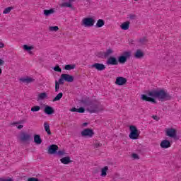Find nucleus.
Listing matches in <instances>:
<instances>
[{
  "label": "nucleus",
  "instance_id": "f257e3e1",
  "mask_svg": "<svg viewBox=\"0 0 181 181\" xmlns=\"http://www.w3.org/2000/svg\"><path fill=\"white\" fill-rule=\"evenodd\" d=\"M141 98L143 101H148V103L156 104L155 98H158L159 101H168L170 100V96L165 91H150L147 95H141Z\"/></svg>",
  "mask_w": 181,
  "mask_h": 181
},
{
  "label": "nucleus",
  "instance_id": "f03ea898",
  "mask_svg": "<svg viewBox=\"0 0 181 181\" xmlns=\"http://www.w3.org/2000/svg\"><path fill=\"white\" fill-rule=\"evenodd\" d=\"M81 104L83 105V107H88L87 110L90 114H98V112L104 111V107H103V105L96 104L95 101L90 98L82 100Z\"/></svg>",
  "mask_w": 181,
  "mask_h": 181
},
{
  "label": "nucleus",
  "instance_id": "7ed1b4c3",
  "mask_svg": "<svg viewBox=\"0 0 181 181\" xmlns=\"http://www.w3.org/2000/svg\"><path fill=\"white\" fill-rule=\"evenodd\" d=\"M132 52L131 51H125L117 57V61L120 64H125L128 62V59H131Z\"/></svg>",
  "mask_w": 181,
  "mask_h": 181
},
{
  "label": "nucleus",
  "instance_id": "20e7f679",
  "mask_svg": "<svg viewBox=\"0 0 181 181\" xmlns=\"http://www.w3.org/2000/svg\"><path fill=\"white\" fill-rule=\"evenodd\" d=\"M130 134L129 135V138L130 139H138L139 137V132L138 131V129H136V127L135 126H130Z\"/></svg>",
  "mask_w": 181,
  "mask_h": 181
},
{
  "label": "nucleus",
  "instance_id": "39448f33",
  "mask_svg": "<svg viewBox=\"0 0 181 181\" xmlns=\"http://www.w3.org/2000/svg\"><path fill=\"white\" fill-rule=\"evenodd\" d=\"M95 23V19H94V17H88L83 18V25L85 26V28H91L94 26Z\"/></svg>",
  "mask_w": 181,
  "mask_h": 181
},
{
  "label": "nucleus",
  "instance_id": "423d86ee",
  "mask_svg": "<svg viewBox=\"0 0 181 181\" xmlns=\"http://www.w3.org/2000/svg\"><path fill=\"white\" fill-rule=\"evenodd\" d=\"M81 135L83 138H93L94 136V131L91 129H84L81 132Z\"/></svg>",
  "mask_w": 181,
  "mask_h": 181
},
{
  "label": "nucleus",
  "instance_id": "0eeeda50",
  "mask_svg": "<svg viewBox=\"0 0 181 181\" xmlns=\"http://www.w3.org/2000/svg\"><path fill=\"white\" fill-rule=\"evenodd\" d=\"M118 59L115 57H110L106 61V64L107 66H118Z\"/></svg>",
  "mask_w": 181,
  "mask_h": 181
},
{
  "label": "nucleus",
  "instance_id": "6e6552de",
  "mask_svg": "<svg viewBox=\"0 0 181 181\" xmlns=\"http://www.w3.org/2000/svg\"><path fill=\"white\" fill-rule=\"evenodd\" d=\"M91 69H95L98 71H103L105 69V65L101 63H95L90 65Z\"/></svg>",
  "mask_w": 181,
  "mask_h": 181
},
{
  "label": "nucleus",
  "instance_id": "1a4fd4ad",
  "mask_svg": "<svg viewBox=\"0 0 181 181\" xmlns=\"http://www.w3.org/2000/svg\"><path fill=\"white\" fill-rule=\"evenodd\" d=\"M165 134L167 136L170 138H176L177 132L176 129L173 128L167 129L165 131Z\"/></svg>",
  "mask_w": 181,
  "mask_h": 181
},
{
  "label": "nucleus",
  "instance_id": "9d476101",
  "mask_svg": "<svg viewBox=\"0 0 181 181\" xmlns=\"http://www.w3.org/2000/svg\"><path fill=\"white\" fill-rule=\"evenodd\" d=\"M115 84L117 86H125V84H127V78L118 76L116 78Z\"/></svg>",
  "mask_w": 181,
  "mask_h": 181
},
{
  "label": "nucleus",
  "instance_id": "9b49d317",
  "mask_svg": "<svg viewBox=\"0 0 181 181\" xmlns=\"http://www.w3.org/2000/svg\"><path fill=\"white\" fill-rule=\"evenodd\" d=\"M20 140L22 141V142H28V141H30V134L26 133V132H22L20 134Z\"/></svg>",
  "mask_w": 181,
  "mask_h": 181
},
{
  "label": "nucleus",
  "instance_id": "f8f14e48",
  "mask_svg": "<svg viewBox=\"0 0 181 181\" xmlns=\"http://www.w3.org/2000/svg\"><path fill=\"white\" fill-rule=\"evenodd\" d=\"M59 149V146L55 144H52L48 147V153L49 155H54V153H57V150Z\"/></svg>",
  "mask_w": 181,
  "mask_h": 181
},
{
  "label": "nucleus",
  "instance_id": "ddd939ff",
  "mask_svg": "<svg viewBox=\"0 0 181 181\" xmlns=\"http://www.w3.org/2000/svg\"><path fill=\"white\" fill-rule=\"evenodd\" d=\"M19 81L21 83V84H30V83H33V81H35V79L27 76L25 78H21Z\"/></svg>",
  "mask_w": 181,
  "mask_h": 181
},
{
  "label": "nucleus",
  "instance_id": "4468645a",
  "mask_svg": "<svg viewBox=\"0 0 181 181\" xmlns=\"http://www.w3.org/2000/svg\"><path fill=\"white\" fill-rule=\"evenodd\" d=\"M44 112L45 114H47V115H52V114L54 113V110L53 109V107L45 105V109H44Z\"/></svg>",
  "mask_w": 181,
  "mask_h": 181
},
{
  "label": "nucleus",
  "instance_id": "2eb2a0df",
  "mask_svg": "<svg viewBox=\"0 0 181 181\" xmlns=\"http://www.w3.org/2000/svg\"><path fill=\"white\" fill-rule=\"evenodd\" d=\"M64 78L66 83H73L74 81V76L67 74H63Z\"/></svg>",
  "mask_w": 181,
  "mask_h": 181
},
{
  "label": "nucleus",
  "instance_id": "dca6fc26",
  "mask_svg": "<svg viewBox=\"0 0 181 181\" xmlns=\"http://www.w3.org/2000/svg\"><path fill=\"white\" fill-rule=\"evenodd\" d=\"M144 56H145V53H144V52H142L141 49H137L134 53V57L136 59H142Z\"/></svg>",
  "mask_w": 181,
  "mask_h": 181
},
{
  "label": "nucleus",
  "instance_id": "f3484780",
  "mask_svg": "<svg viewBox=\"0 0 181 181\" xmlns=\"http://www.w3.org/2000/svg\"><path fill=\"white\" fill-rule=\"evenodd\" d=\"M160 146L163 148L164 149H166L168 148H170V141L168 140H163L161 141Z\"/></svg>",
  "mask_w": 181,
  "mask_h": 181
},
{
  "label": "nucleus",
  "instance_id": "a211bd4d",
  "mask_svg": "<svg viewBox=\"0 0 181 181\" xmlns=\"http://www.w3.org/2000/svg\"><path fill=\"white\" fill-rule=\"evenodd\" d=\"M47 98V93H41L38 94L37 101H42L43 100H46Z\"/></svg>",
  "mask_w": 181,
  "mask_h": 181
},
{
  "label": "nucleus",
  "instance_id": "6ab92c4d",
  "mask_svg": "<svg viewBox=\"0 0 181 181\" xmlns=\"http://www.w3.org/2000/svg\"><path fill=\"white\" fill-rule=\"evenodd\" d=\"M61 163L64 165H69V163H71V160H70V157H64L60 159Z\"/></svg>",
  "mask_w": 181,
  "mask_h": 181
},
{
  "label": "nucleus",
  "instance_id": "aec40b11",
  "mask_svg": "<svg viewBox=\"0 0 181 181\" xmlns=\"http://www.w3.org/2000/svg\"><path fill=\"white\" fill-rule=\"evenodd\" d=\"M129 21H126L123 23L121 25L120 28L122 30H128L129 29Z\"/></svg>",
  "mask_w": 181,
  "mask_h": 181
},
{
  "label": "nucleus",
  "instance_id": "412c9836",
  "mask_svg": "<svg viewBox=\"0 0 181 181\" xmlns=\"http://www.w3.org/2000/svg\"><path fill=\"white\" fill-rule=\"evenodd\" d=\"M105 25V21L103 19L98 20L96 25H95V28H103Z\"/></svg>",
  "mask_w": 181,
  "mask_h": 181
},
{
  "label": "nucleus",
  "instance_id": "4be33fe9",
  "mask_svg": "<svg viewBox=\"0 0 181 181\" xmlns=\"http://www.w3.org/2000/svg\"><path fill=\"white\" fill-rule=\"evenodd\" d=\"M34 142L37 145H40V144H42V139H40V136L39 134H35L34 136Z\"/></svg>",
  "mask_w": 181,
  "mask_h": 181
},
{
  "label": "nucleus",
  "instance_id": "5701e85b",
  "mask_svg": "<svg viewBox=\"0 0 181 181\" xmlns=\"http://www.w3.org/2000/svg\"><path fill=\"white\" fill-rule=\"evenodd\" d=\"M108 171V167L105 166L101 169L100 176L102 177H105L107 176V172Z\"/></svg>",
  "mask_w": 181,
  "mask_h": 181
},
{
  "label": "nucleus",
  "instance_id": "b1692460",
  "mask_svg": "<svg viewBox=\"0 0 181 181\" xmlns=\"http://www.w3.org/2000/svg\"><path fill=\"white\" fill-rule=\"evenodd\" d=\"M54 12V8H51L49 10H44L45 16H50Z\"/></svg>",
  "mask_w": 181,
  "mask_h": 181
},
{
  "label": "nucleus",
  "instance_id": "393cba45",
  "mask_svg": "<svg viewBox=\"0 0 181 181\" xmlns=\"http://www.w3.org/2000/svg\"><path fill=\"white\" fill-rule=\"evenodd\" d=\"M44 128L46 132L48 134V135L52 134V132H50V125H49L47 122L44 123Z\"/></svg>",
  "mask_w": 181,
  "mask_h": 181
},
{
  "label": "nucleus",
  "instance_id": "a878e982",
  "mask_svg": "<svg viewBox=\"0 0 181 181\" xmlns=\"http://www.w3.org/2000/svg\"><path fill=\"white\" fill-rule=\"evenodd\" d=\"M64 70H74L76 69V64H66L64 66Z\"/></svg>",
  "mask_w": 181,
  "mask_h": 181
},
{
  "label": "nucleus",
  "instance_id": "bb28decb",
  "mask_svg": "<svg viewBox=\"0 0 181 181\" xmlns=\"http://www.w3.org/2000/svg\"><path fill=\"white\" fill-rule=\"evenodd\" d=\"M62 8H73V4L70 2H64L61 4Z\"/></svg>",
  "mask_w": 181,
  "mask_h": 181
},
{
  "label": "nucleus",
  "instance_id": "cd10ccee",
  "mask_svg": "<svg viewBox=\"0 0 181 181\" xmlns=\"http://www.w3.org/2000/svg\"><path fill=\"white\" fill-rule=\"evenodd\" d=\"M112 53H113L112 49H107L106 52H104V56H105V59H107V57H109L110 54H111Z\"/></svg>",
  "mask_w": 181,
  "mask_h": 181
},
{
  "label": "nucleus",
  "instance_id": "c85d7f7f",
  "mask_svg": "<svg viewBox=\"0 0 181 181\" xmlns=\"http://www.w3.org/2000/svg\"><path fill=\"white\" fill-rule=\"evenodd\" d=\"M23 49L26 50V52H30V50H33V46H29L28 45H24L23 47Z\"/></svg>",
  "mask_w": 181,
  "mask_h": 181
},
{
  "label": "nucleus",
  "instance_id": "c756f323",
  "mask_svg": "<svg viewBox=\"0 0 181 181\" xmlns=\"http://www.w3.org/2000/svg\"><path fill=\"white\" fill-rule=\"evenodd\" d=\"M63 97V93H59L53 100L52 101H59V100Z\"/></svg>",
  "mask_w": 181,
  "mask_h": 181
},
{
  "label": "nucleus",
  "instance_id": "7c9ffc66",
  "mask_svg": "<svg viewBox=\"0 0 181 181\" xmlns=\"http://www.w3.org/2000/svg\"><path fill=\"white\" fill-rule=\"evenodd\" d=\"M12 9H13V7H12V6L7 7L4 9V11H3V13L4 15H6L7 13H9V12H11V11H12Z\"/></svg>",
  "mask_w": 181,
  "mask_h": 181
},
{
  "label": "nucleus",
  "instance_id": "2f4dec72",
  "mask_svg": "<svg viewBox=\"0 0 181 181\" xmlns=\"http://www.w3.org/2000/svg\"><path fill=\"white\" fill-rule=\"evenodd\" d=\"M52 70L57 71V73H62V68L59 65H56L52 68Z\"/></svg>",
  "mask_w": 181,
  "mask_h": 181
},
{
  "label": "nucleus",
  "instance_id": "473e14b6",
  "mask_svg": "<svg viewBox=\"0 0 181 181\" xmlns=\"http://www.w3.org/2000/svg\"><path fill=\"white\" fill-rule=\"evenodd\" d=\"M31 111L33 112H37V111H40V106H34L31 107Z\"/></svg>",
  "mask_w": 181,
  "mask_h": 181
},
{
  "label": "nucleus",
  "instance_id": "72a5a7b5",
  "mask_svg": "<svg viewBox=\"0 0 181 181\" xmlns=\"http://www.w3.org/2000/svg\"><path fill=\"white\" fill-rule=\"evenodd\" d=\"M93 145L95 148H100V146H103V144L98 141H95Z\"/></svg>",
  "mask_w": 181,
  "mask_h": 181
},
{
  "label": "nucleus",
  "instance_id": "f704fd0d",
  "mask_svg": "<svg viewBox=\"0 0 181 181\" xmlns=\"http://www.w3.org/2000/svg\"><path fill=\"white\" fill-rule=\"evenodd\" d=\"M50 32H57L59 30V27L57 26H50L49 27Z\"/></svg>",
  "mask_w": 181,
  "mask_h": 181
},
{
  "label": "nucleus",
  "instance_id": "c9c22d12",
  "mask_svg": "<svg viewBox=\"0 0 181 181\" xmlns=\"http://www.w3.org/2000/svg\"><path fill=\"white\" fill-rule=\"evenodd\" d=\"M64 81H65L64 76H63V74H62L60 78L58 81V83L59 84H64Z\"/></svg>",
  "mask_w": 181,
  "mask_h": 181
},
{
  "label": "nucleus",
  "instance_id": "e433bc0d",
  "mask_svg": "<svg viewBox=\"0 0 181 181\" xmlns=\"http://www.w3.org/2000/svg\"><path fill=\"white\" fill-rule=\"evenodd\" d=\"M148 91H165V89L160 88H153L151 90H148Z\"/></svg>",
  "mask_w": 181,
  "mask_h": 181
},
{
  "label": "nucleus",
  "instance_id": "4c0bfd02",
  "mask_svg": "<svg viewBox=\"0 0 181 181\" xmlns=\"http://www.w3.org/2000/svg\"><path fill=\"white\" fill-rule=\"evenodd\" d=\"M57 155H58V156H64V155H66V151H59L58 152H57Z\"/></svg>",
  "mask_w": 181,
  "mask_h": 181
},
{
  "label": "nucleus",
  "instance_id": "58836bf2",
  "mask_svg": "<svg viewBox=\"0 0 181 181\" xmlns=\"http://www.w3.org/2000/svg\"><path fill=\"white\" fill-rule=\"evenodd\" d=\"M98 57L100 59H105V56H104V52H100L97 54Z\"/></svg>",
  "mask_w": 181,
  "mask_h": 181
},
{
  "label": "nucleus",
  "instance_id": "ea45409f",
  "mask_svg": "<svg viewBox=\"0 0 181 181\" xmlns=\"http://www.w3.org/2000/svg\"><path fill=\"white\" fill-rule=\"evenodd\" d=\"M60 88V83L57 82V81H55V91H59Z\"/></svg>",
  "mask_w": 181,
  "mask_h": 181
},
{
  "label": "nucleus",
  "instance_id": "a19ab883",
  "mask_svg": "<svg viewBox=\"0 0 181 181\" xmlns=\"http://www.w3.org/2000/svg\"><path fill=\"white\" fill-rule=\"evenodd\" d=\"M20 124H25V120H20L18 122H13L12 125H19Z\"/></svg>",
  "mask_w": 181,
  "mask_h": 181
},
{
  "label": "nucleus",
  "instance_id": "79ce46f5",
  "mask_svg": "<svg viewBox=\"0 0 181 181\" xmlns=\"http://www.w3.org/2000/svg\"><path fill=\"white\" fill-rule=\"evenodd\" d=\"M129 19H131L132 21H134V20L136 19V15L133 14V13H131V14L129 16Z\"/></svg>",
  "mask_w": 181,
  "mask_h": 181
},
{
  "label": "nucleus",
  "instance_id": "37998d69",
  "mask_svg": "<svg viewBox=\"0 0 181 181\" xmlns=\"http://www.w3.org/2000/svg\"><path fill=\"white\" fill-rule=\"evenodd\" d=\"M86 112V110L84 109V107H79L78 109V112H79L80 114H83Z\"/></svg>",
  "mask_w": 181,
  "mask_h": 181
},
{
  "label": "nucleus",
  "instance_id": "c03bdc74",
  "mask_svg": "<svg viewBox=\"0 0 181 181\" xmlns=\"http://www.w3.org/2000/svg\"><path fill=\"white\" fill-rule=\"evenodd\" d=\"M0 181H13V180L11 177L0 178Z\"/></svg>",
  "mask_w": 181,
  "mask_h": 181
},
{
  "label": "nucleus",
  "instance_id": "a18cd8bd",
  "mask_svg": "<svg viewBox=\"0 0 181 181\" xmlns=\"http://www.w3.org/2000/svg\"><path fill=\"white\" fill-rule=\"evenodd\" d=\"M132 158L134 159H139V157L138 156V154H136V153H133L132 154Z\"/></svg>",
  "mask_w": 181,
  "mask_h": 181
},
{
  "label": "nucleus",
  "instance_id": "49530a36",
  "mask_svg": "<svg viewBox=\"0 0 181 181\" xmlns=\"http://www.w3.org/2000/svg\"><path fill=\"white\" fill-rule=\"evenodd\" d=\"M78 109H77V108H76V107H73L72 109L70 110V111H71V112H78Z\"/></svg>",
  "mask_w": 181,
  "mask_h": 181
},
{
  "label": "nucleus",
  "instance_id": "de8ad7c7",
  "mask_svg": "<svg viewBox=\"0 0 181 181\" xmlns=\"http://www.w3.org/2000/svg\"><path fill=\"white\" fill-rule=\"evenodd\" d=\"M146 39H145V38H141L139 40V43H144V42H146Z\"/></svg>",
  "mask_w": 181,
  "mask_h": 181
},
{
  "label": "nucleus",
  "instance_id": "09e8293b",
  "mask_svg": "<svg viewBox=\"0 0 181 181\" xmlns=\"http://www.w3.org/2000/svg\"><path fill=\"white\" fill-rule=\"evenodd\" d=\"M28 181H39V180L35 177H31V178H29Z\"/></svg>",
  "mask_w": 181,
  "mask_h": 181
},
{
  "label": "nucleus",
  "instance_id": "8fccbe9b",
  "mask_svg": "<svg viewBox=\"0 0 181 181\" xmlns=\"http://www.w3.org/2000/svg\"><path fill=\"white\" fill-rule=\"evenodd\" d=\"M5 64V61L2 59H0V66H4Z\"/></svg>",
  "mask_w": 181,
  "mask_h": 181
},
{
  "label": "nucleus",
  "instance_id": "3c124183",
  "mask_svg": "<svg viewBox=\"0 0 181 181\" xmlns=\"http://www.w3.org/2000/svg\"><path fill=\"white\" fill-rule=\"evenodd\" d=\"M3 47H5V44H4V42H0V49H3Z\"/></svg>",
  "mask_w": 181,
  "mask_h": 181
},
{
  "label": "nucleus",
  "instance_id": "603ef678",
  "mask_svg": "<svg viewBox=\"0 0 181 181\" xmlns=\"http://www.w3.org/2000/svg\"><path fill=\"white\" fill-rule=\"evenodd\" d=\"M18 129H22V128H23V125L20 124L17 127Z\"/></svg>",
  "mask_w": 181,
  "mask_h": 181
},
{
  "label": "nucleus",
  "instance_id": "864d4df0",
  "mask_svg": "<svg viewBox=\"0 0 181 181\" xmlns=\"http://www.w3.org/2000/svg\"><path fill=\"white\" fill-rule=\"evenodd\" d=\"M98 173V170L95 169V170H93V174L95 175Z\"/></svg>",
  "mask_w": 181,
  "mask_h": 181
},
{
  "label": "nucleus",
  "instance_id": "5fc2aeb1",
  "mask_svg": "<svg viewBox=\"0 0 181 181\" xmlns=\"http://www.w3.org/2000/svg\"><path fill=\"white\" fill-rule=\"evenodd\" d=\"M153 119H158V116H153Z\"/></svg>",
  "mask_w": 181,
  "mask_h": 181
},
{
  "label": "nucleus",
  "instance_id": "6e6d98bb",
  "mask_svg": "<svg viewBox=\"0 0 181 181\" xmlns=\"http://www.w3.org/2000/svg\"><path fill=\"white\" fill-rule=\"evenodd\" d=\"M2 74V69L0 67V76Z\"/></svg>",
  "mask_w": 181,
  "mask_h": 181
},
{
  "label": "nucleus",
  "instance_id": "4d7b16f0",
  "mask_svg": "<svg viewBox=\"0 0 181 181\" xmlns=\"http://www.w3.org/2000/svg\"><path fill=\"white\" fill-rule=\"evenodd\" d=\"M174 90H177V91H179V88H175Z\"/></svg>",
  "mask_w": 181,
  "mask_h": 181
},
{
  "label": "nucleus",
  "instance_id": "13d9d810",
  "mask_svg": "<svg viewBox=\"0 0 181 181\" xmlns=\"http://www.w3.org/2000/svg\"><path fill=\"white\" fill-rule=\"evenodd\" d=\"M87 125V123H83V126L86 127Z\"/></svg>",
  "mask_w": 181,
  "mask_h": 181
},
{
  "label": "nucleus",
  "instance_id": "bf43d9fd",
  "mask_svg": "<svg viewBox=\"0 0 181 181\" xmlns=\"http://www.w3.org/2000/svg\"><path fill=\"white\" fill-rule=\"evenodd\" d=\"M70 1V2H73V1H74V0H69Z\"/></svg>",
  "mask_w": 181,
  "mask_h": 181
},
{
  "label": "nucleus",
  "instance_id": "052dcab7",
  "mask_svg": "<svg viewBox=\"0 0 181 181\" xmlns=\"http://www.w3.org/2000/svg\"><path fill=\"white\" fill-rule=\"evenodd\" d=\"M134 1H138V0H134Z\"/></svg>",
  "mask_w": 181,
  "mask_h": 181
}]
</instances>
